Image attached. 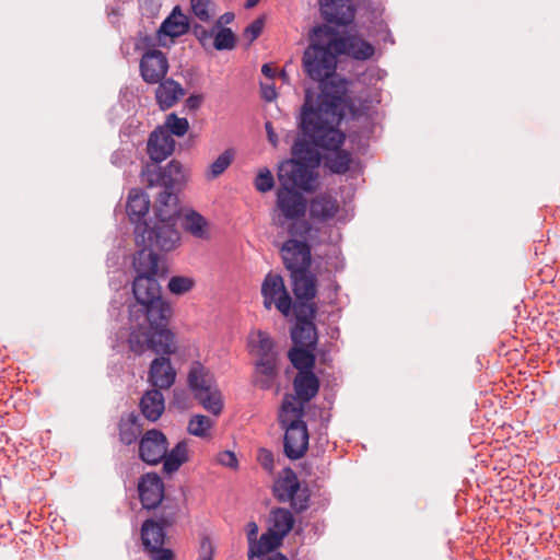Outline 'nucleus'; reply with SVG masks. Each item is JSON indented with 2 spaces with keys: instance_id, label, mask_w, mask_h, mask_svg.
Wrapping results in <instances>:
<instances>
[{
  "instance_id": "9d476101",
  "label": "nucleus",
  "mask_w": 560,
  "mask_h": 560,
  "mask_svg": "<svg viewBox=\"0 0 560 560\" xmlns=\"http://www.w3.org/2000/svg\"><path fill=\"white\" fill-rule=\"evenodd\" d=\"M141 176L150 187L176 188L185 182L183 165L176 160L171 161L165 167L148 164L141 171Z\"/></svg>"
},
{
  "instance_id": "7c9ffc66",
  "label": "nucleus",
  "mask_w": 560,
  "mask_h": 560,
  "mask_svg": "<svg viewBox=\"0 0 560 560\" xmlns=\"http://www.w3.org/2000/svg\"><path fill=\"white\" fill-rule=\"evenodd\" d=\"M119 441L125 445H131L137 442L142 432L140 418L135 412L121 416L119 424Z\"/></svg>"
},
{
  "instance_id": "412c9836",
  "label": "nucleus",
  "mask_w": 560,
  "mask_h": 560,
  "mask_svg": "<svg viewBox=\"0 0 560 560\" xmlns=\"http://www.w3.org/2000/svg\"><path fill=\"white\" fill-rule=\"evenodd\" d=\"M293 388L296 394V398L300 400L296 401V404H301L304 407V404L311 401L318 393V377L313 373V371L298 372L293 381Z\"/></svg>"
},
{
  "instance_id": "393cba45",
  "label": "nucleus",
  "mask_w": 560,
  "mask_h": 560,
  "mask_svg": "<svg viewBox=\"0 0 560 560\" xmlns=\"http://www.w3.org/2000/svg\"><path fill=\"white\" fill-rule=\"evenodd\" d=\"M189 31L188 18L177 5L172 13L162 22L158 33L172 38L185 35Z\"/></svg>"
},
{
  "instance_id": "bf43d9fd",
  "label": "nucleus",
  "mask_w": 560,
  "mask_h": 560,
  "mask_svg": "<svg viewBox=\"0 0 560 560\" xmlns=\"http://www.w3.org/2000/svg\"><path fill=\"white\" fill-rule=\"evenodd\" d=\"M338 290H339V284L336 281H331V283L328 287L329 292L327 295L329 303H332L335 301Z\"/></svg>"
},
{
  "instance_id": "6e6d98bb",
  "label": "nucleus",
  "mask_w": 560,
  "mask_h": 560,
  "mask_svg": "<svg viewBox=\"0 0 560 560\" xmlns=\"http://www.w3.org/2000/svg\"><path fill=\"white\" fill-rule=\"evenodd\" d=\"M203 101V96L201 94H191L186 98L185 105L190 110L198 109Z\"/></svg>"
},
{
  "instance_id": "603ef678",
  "label": "nucleus",
  "mask_w": 560,
  "mask_h": 560,
  "mask_svg": "<svg viewBox=\"0 0 560 560\" xmlns=\"http://www.w3.org/2000/svg\"><path fill=\"white\" fill-rule=\"evenodd\" d=\"M131 158L127 150L118 149L114 151L110 155V163L117 167H122L130 163Z\"/></svg>"
},
{
  "instance_id": "49530a36",
  "label": "nucleus",
  "mask_w": 560,
  "mask_h": 560,
  "mask_svg": "<svg viewBox=\"0 0 560 560\" xmlns=\"http://www.w3.org/2000/svg\"><path fill=\"white\" fill-rule=\"evenodd\" d=\"M264 21L261 19L254 20L243 33V37L247 39L248 44H252L262 32Z\"/></svg>"
},
{
  "instance_id": "a19ab883",
  "label": "nucleus",
  "mask_w": 560,
  "mask_h": 560,
  "mask_svg": "<svg viewBox=\"0 0 560 560\" xmlns=\"http://www.w3.org/2000/svg\"><path fill=\"white\" fill-rule=\"evenodd\" d=\"M212 427V420L203 415L194 416L188 423V432L195 436L203 438Z\"/></svg>"
},
{
  "instance_id": "c85d7f7f",
  "label": "nucleus",
  "mask_w": 560,
  "mask_h": 560,
  "mask_svg": "<svg viewBox=\"0 0 560 560\" xmlns=\"http://www.w3.org/2000/svg\"><path fill=\"white\" fill-rule=\"evenodd\" d=\"M280 363L255 362L253 384L262 390L270 389L279 375Z\"/></svg>"
},
{
  "instance_id": "a878e982",
  "label": "nucleus",
  "mask_w": 560,
  "mask_h": 560,
  "mask_svg": "<svg viewBox=\"0 0 560 560\" xmlns=\"http://www.w3.org/2000/svg\"><path fill=\"white\" fill-rule=\"evenodd\" d=\"M150 198L141 190H131L127 202V214L132 223L137 224L147 222L144 219L149 212Z\"/></svg>"
},
{
  "instance_id": "09e8293b",
  "label": "nucleus",
  "mask_w": 560,
  "mask_h": 560,
  "mask_svg": "<svg viewBox=\"0 0 560 560\" xmlns=\"http://www.w3.org/2000/svg\"><path fill=\"white\" fill-rule=\"evenodd\" d=\"M257 459L261 467L267 471L271 472L275 467L273 454L267 448H260L258 451Z\"/></svg>"
},
{
  "instance_id": "79ce46f5",
  "label": "nucleus",
  "mask_w": 560,
  "mask_h": 560,
  "mask_svg": "<svg viewBox=\"0 0 560 560\" xmlns=\"http://www.w3.org/2000/svg\"><path fill=\"white\" fill-rule=\"evenodd\" d=\"M178 513L179 508L177 504H165L162 506L160 515L154 520L165 528H168L177 522Z\"/></svg>"
},
{
  "instance_id": "f8f14e48",
  "label": "nucleus",
  "mask_w": 560,
  "mask_h": 560,
  "mask_svg": "<svg viewBox=\"0 0 560 560\" xmlns=\"http://www.w3.org/2000/svg\"><path fill=\"white\" fill-rule=\"evenodd\" d=\"M168 450V441L165 434L158 430H148L139 440V458L148 465L160 464Z\"/></svg>"
},
{
  "instance_id": "b1692460",
  "label": "nucleus",
  "mask_w": 560,
  "mask_h": 560,
  "mask_svg": "<svg viewBox=\"0 0 560 560\" xmlns=\"http://www.w3.org/2000/svg\"><path fill=\"white\" fill-rule=\"evenodd\" d=\"M185 232L195 238L207 241L210 238V224L208 220L195 210H187L183 213L180 220Z\"/></svg>"
},
{
  "instance_id": "bb28decb",
  "label": "nucleus",
  "mask_w": 560,
  "mask_h": 560,
  "mask_svg": "<svg viewBox=\"0 0 560 560\" xmlns=\"http://www.w3.org/2000/svg\"><path fill=\"white\" fill-rule=\"evenodd\" d=\"M156 198L155 215L161 221H172L178 213V197L175 188L162 187Z\"/></svg>"
},
{
  "instance_id": "ea45409f",
  "label": "nucleus",
  "mask_w": 560,
  "mask_h": 560,
  "mask_svg": "<svg viewBox=\"0 0 560 560\" xmlns=\"http://www.w3.org/2000/svg\"><path fill=\"white\" fill-rule=\"evenodd\" d=\"M162 128L171 136L183 137L188 131L189 122L186 118H179L176 114L172 113L166 117Z\"/></svg>"
},
{
  "instance_id": "f257e3e1",
  "label": "nucleus",
  "mask_w": 560,
  "mask_h": 560,
  "mask_svg": "<svg viewBox=\"0 0 560 560\" xmlns=\"http://www.w3.org/2000/svg\"><path fill=\"white\" fill-rule=\"evenodd\" d=\"M135 238L142 246L133 257L137 272L132 282L135 303L130 305L131 320L136 327L143 329L156 327L172 313L170 304L163 300L161 285L156 280L159 256L154 249L172 250L179 242V233L171 221L159 220L153 226L147 222L135 226Z\"/></svg>"
},
{
  "instance_id": "864d4df0",
  "label": "nucleus",
  "mask_w": 560,
  "mask_h": 560,
  "mask_svg": "<svg viewBox=\"0 0 560 560\" xmlns=\"http://www.w3.org/2000/svg\"><path fill=\"white\" fill-rule=\"evenodd\" d=\"M218 460L221 465L230 468L237 467V458L235 454L231 451L221 452L218 456Z\"/></svg>"
},
{
  "instance_id": "f704fd0d",
  "label": "nucleus",
  "mask_w": 560,
  "mask_h": 560,
  "mask_svg": "<svg viewBox=\"0 0 560 560\" xmlns=\"http://www.w3.org/2000/svg\"><path fill=\"white\" fill-rule=\"evenodd\" d=\"M299 488L300 482L296 475L292 470H289V474L284 478L279 479L275 483L273 492L280 502H289V499H292Z\"/></svg>"
},
{
  "instance_id": "5701e85b",
  "label": "nucleus",
  "mask_w": 560,
  "mask_h": 560,
  "mask_svg": "<svg viewBox=\"0 0 560 560\" xmlns=\"http://www.w3.org/2000/svg\"><path fill=\"white\" fill-rule=\"evenodd\" d=\"M339 210V203L330 194L323 192L311 200L310 215L317 221L332 219Z\"/></svg>"
},
{
  "instance_id": "37998d69",
  "label": "nucleus",
  "mask_w": 560,
  "mask_h": 560,
  "mask_svg": "<svg viewBox=\"0 0 560 560\" xmlns=\"http://www.w3.org/2000/svg\"><path fill=\"white\" fill-rule=\"evenodd\" d=\"M275 186V179L268 168L261 170L255 178V187L260 192H267Z\"/></svg>"
},
{
  "instance_id": "69168bd1",
  "label": "nucleus",
  "mask_w": 560,
  "mask_h": 560,
  "mask_svg": "<svg viewBox=\"0 0 560 560\" xmlns=\"http://www.w3.org/2000/svg\"><path fill=\"white\" fill-rule=\"evenodd\" d=\"M294 226H295V224H293L292 228L289 230L291 235H295L296 234L295 231H294Z\"/></svg>"
},
{
  "instance_id": "2eb2a0df",
  "label": "nucleus",
  "mask_w": 560,
  "mask_h": 560,
  "mask_svg": "<svg viewBox=\"0 0 560 560\" xmlns=\"http://www.w3.org/2000/svg\"><path fill=\"white\" fill-rule=\"evenodd\" d=\"M281 255L283 264L291 275L299 270L310 269L312 261L311 247L305 241L288 240L282 245Z\"/></svg>"
},
{
  "instance_id": "13d9d810",
  "label": "nucleus",
  "mask_w": 560,
  "mask_h": 560,
  "mask_svg": "<svg viewBox=\"0 0 560 560\" xmlns=\"http://www.w3.org/2000/svg\"><path fill=\"white\" fill-rule=\"evenodd\" d=\"M262 97L268 102L273 101L277 97L275 88L271 85L262 86Z\"/></svg>"
},
{
  "instance_id": "473e14b6",
  "label": "nucleus",
  "mask_w": 560,
  "mask_h": 560,
  "mask_svg": "<svg viewBox=\"0 0 560 560\" xmlns=\"http://www.w3.org/2000/svg\"><path fill=\"white\" fill-rule=\"evenodd\" d=\"M294 518L292 513L287 509H275L270 515L269 529L284 538L292 529Z\"/></svg>"
},
{
  "instance_id": "a18cd8bd",
  "label": "nucleus",
  "mask_w": 560,
  "mask_h": 560,
  "mask_svg": "<svg viewBox=\"0 0 560 560\" xmlns=\"http://www.w3.org/2000/svg\"><path fill=\"white\" fill-rule=\"evenodd\" d=\"M192 13L201 21L208 22L210 20L209 5L210 0H190Z\"/></svg>"
},
{
  "instance_id": "9b49d317",
  "label": "nucleus",
  "mask_w": 560,
  "mask_h": 560,
  "mask_svg": "<svg viewBox=\"0 0 560 560\" xmlns=\"http://www.w3.org/2000/svg\"><path fill=\"white\" fill-rule=\"evenodd\" d=\"M296 324L291 331V338L296 346L312 348L317 341V332L314 318L317 307L300 304L293 310Z\"/></svg>"
},
{
  "instance_id": "e433bc0d",
  "label": "nucleus",
  "mask_w": 560,
  "mask_h": 560,
  "mask_svg": "<svg viewBox=\"0 0 560 560\" xmlns=\"http://www.w3.org/2000/svg\"><path fill=\"white\" fill-rule=\"evenodd\" d=\"M234 160V150L226 149L208 167L206 172L207 179H214L222 175Z\"/></svg>"
},
{
  "instance_id": "f3484780",
  "label": "nucleus",
  "mask_w": 560,
  "mask_h": 560,
  "mask_svg": "<svg viewBox=\"0 0 560 560\" xmlns=\"http://www.w3.org/2000/svg\"><path fill=\"white\" fill-rule=\"evenodd\" d=\"M138 492L143 509L152 510L158 508L164 498L162 478L155 472L144 474L139 479Z\"/></svg>"
},
{
  "instance_id": "58836bf2",
  "label": "nucleus",
  "mask_w": 560,
  "mask_h": 560,
  "mask_svg": "<svg viewBox=\"0 0 560 560\" xmlns=\"http://www.w3.org/2000/svg\"><path fill=\"white\" fill-rule=\"evenodd\" d=\"M195 279L187 276H173L168 280L167 289L175 295H183L195 287Z\"/></svg>"
},
{
  "instance_id": "a211bd4d",
  "label": "nucleus",
  "mask_w": 560,
  "mask_h": 560,
  "mask_svg": "<svg viewBox=\"0 0 560 560\" xmlns=\"http://www.w3.org/2000/svg\"><path fill=\"white\" fill-rule=\"evenodd\" d=\"M323 19L331 24L346 26L354 19V7L350 0H319Z\"/></svg>"
},
{
  "instance_id": "c756f323",
  "label": "nucleus",
  "mask_w": 560,
  "mask_h": 560,
  "mask_svg": "<svg viewBox=\"0 0 560 560\" xmlns=\"http://www.w3.org/2000/svg\"><path fill=\"white\" fill-rule=\"evenodd\" d=\"M282 540L281 535L268 528V530L257 539L254 546L248 548V560H250V557L261 559L271 556V552L282 544Z\"/></svg>"
},
{
  "instance_id": "cd10ccee",
  "label": "nucleus",
  "mask_w": 560,
  "mask_h": 560,
  "mask_svg": "<svg viewBox=\"0 0 560 560\" xmlns=\"http://www.w3.org/2000/svg\"><path fill=\"white\" fill-rule=\"evenodd\" d=\"M164 408V397L160 388L145 392L140 400V409L143 417L152 422L162 416Z\"/></svg>"
},
{
  "instance_id": "39448f33",
  "label": "nucleus",
  "mask_w": 560,
  "mask_h": 560,
  "mask_svg": "<svg viewBox=\"0 0 560 560\" xmlns=\"http://www.w3.org/2000/svg\"><path fill=\"white\" fill-rule=\"evenodd\" d=\"M292 158L279 164V186L306 194L318 187V173L323 156L300 132L291 148Z\"/></svg>"
},
{
  "instance_id": "680f3d73",
  "label": "nucleus",
  "mask_w": 560,
  "mask_h": 560,
  "mask_svg": "<svg viewBox=\"0 0 560 560\" xmlns=\"http://www.w3.org/2000/svg\"><path fill=\"white\" fill-rule=\"evenodd\" d=\"M250 560H289L284 555L280 553V552H276L271 556H267V558H253L250 557Z\"/></svg>"
},
{
  "instance_id": "20e7f679",
  "label": "nucleus",
  "mask_w": 560,
  "mask_h": 560,
  "mask_svg": "<svg viewBox=\"0 0 560 560\" xmlns=\"http://www.w3.org/2000/svg\"><path fill=\"white\" fill-rule=\"evenodd\" d=\"M168 316L163 319L156 327H150V324H144L143 329L138 328L131 320L129 313L130 334L128 338L129 349L136 354H142L145 350L150 349L161 357L155 358L149 370L150 383L160 389H167L176 378V371L173 368L168 355L177 350L175 335L166 328Z\"/></svg>"
},
{
  "instance_id": "0eeeda50",
  "label": "nucleus",
  "mask_w": 560,
  "mask_h": 560,
  "mask_svg": "<svg viewBox=\"0 0 560 560\" xmlns=\"http://www.w3.org/2000/svg\"><path fill=\"white\" fill-rule=\"evenodd\" d=\"M187 384L195 399L213 416L223 409L221 392L211 370L200 361H192L187 373Z\"/></svg>"
},
{
  "instance_id": "ddd939ff",
  "label": "nucleus",
  "mask_w": 560,
  "mask_h": 560,
  "mask_svg": "<svg viewBox=\"0 0 560 560\" xmlns=\"http://www.w3.org/2000/svg\"><path fill=\"white\" fill-rule=\"evenodd\" d=\"M168 68V59L162 50L149 48L142 54L139 70L145 83L158 84L165 78Z\"/></svg>"
},
{
  "instance_id": "4468645a",
  "label": "nucleus",
  "mask_w": 560,
  "mask_h": 560,
  "mask_svg": "<svg viewBox=\"0 0 560 560\" xmlns=\"http://www.w3.org/2000/svg\"><path fill=\"white\" fill-rule=\"evenodd\" d=\"M329 34L332 38V47L338 57L340 55L350 56L357 60H366L374 55V47L369 42L358 36L341 37L339 33L329 26Z\"/></svg>"
},
{
  "instance_id": "c03bdc74",
  "label": "nucleus",
  "mask_w": 560,
  "mask_h": 560,
  "mask_svg": "<svg viewBox=\"0 0 560 560\" xmlns=\"http://www.w3.org/2000/svg\"><path fill=\"white\" fill-rule=\"evenodd\" d=\"M308 501H310V493L308 489L304 488L296 491L292 499H289V502L291 503L292 509L300 513L305 511L308 508Z\"/></svg>"
},
{
  "instance_id": "6e6552de",
  "label": "nucleus",
  "mask_w": 560,
  "mask_h": 560,
  "mask_svg": "<svg viewBox=\"0 0 560 560\" xmlns=\"http://www.w3.org/2000/svg\"><path fill=\"white\" fill-rule=\"evenodd\" d=\"M276 197V208L279 213L273 220L277 226L284 228L289 221L304 217L307 202L303 191L279 186Z\"/></svg>"
},
{
  "instance_id": "4d7b16f0",
  "label": "nucleus",
  "mask_w": 560,
  "mask_h": 560,
  "mask_svg": "<svg viewBox=\"0 0 560 560\" xmlns=\"http://www.w3.org/2000/svg\"><path fill=\"white\" fill-rule=\"evenodd\" d=\"M265 128L267 131L269 142L276 147L278 143V137L272 128V124L270 121H266Z\"/></svg>"
},
{
  "instance_id": "dca6fc26",
  "label": "nucleus",
  "mask_w": 560,
  "mask_h": 560,
  "mask_svg": "<svg viewBox=\"0 0 560 560\" xmlns=\"http://www.w3.org/2000/svg\"><path fill=\"white\" fill-rule=\"evenodd\" d=\"M292 289L295 302L292 310H298L300 304L317 307L314 299L317 294V279L310 269L298 271L291 275Z\"/></svg>"
},
{
  "instance_id": "f03ea898",
  "label": "nucleus",
  "mask_w": 560,
  "mask_h": 560,
  "mask_svg": "<svg viewBox=\"0 0 560 560\" xmlns=\"http://www.w3.org/2000/svg\"><path fill=\"white\" fill-rule=\"evenodd\" d=\"M319 107H313L312 95L306 92L305 102L301 109L299 128L311 145L325 154V167L334 174H345L351 164L350 153L341 150L346 136L339 125L351 107H347L340 96L324 94Z\"/></svg>"
},
{
  "instance_id": "2f4dec72",
  "label": "nucleus",
  "mask_w": 560,
  "mask_h": 560,
  "mask_svg": "<svg viewBox=\"0 0 560 560\" xmlns=\"http://www.w3.org/2000/svg\"><path fill=\"white\" fill-rule=\"evenodd\" d=\"M165 529L154 518L145 520L141 526V539L144 549L163 546Z\"/></svg>"
},
{
  "instance_id": "4be33fe9",
  "label": "nucleus",
  "mask_w": 560,
  "mask_h": 560,
  "mask_svg": "<svg viewBox=\"0 0 560 560\" xmlns=\"http://www.w3.org/2000/svg\"><path fill=\"white\" fill-rule=\"evenodd\" d=\"M184 95L185 90L173 79H163L155 90L156 103L163 110L173 107Z\"/></svg>"
},
{
  "instance_id": "7ed1b4c3",
  "label": "nucleus",
  "mask_w": 560,
  "mask_h": 560,
  "mask_svg": "<svg viewBox=\"0 0 560 560\" xmlns=\"http://www.w3.org/2000/svg\"><path fill=\"white\" fill-rule=\"evenodd\" d=\"M310 42L303 54L302 63L307 77L319 82L320 93L317 95L314 107L320 106L325 93L340 96L347 107H352L348 95L349 82L336 74L338 55L330 43L332 38L329 26L320 25L313 28Z\"/></svg>"
},
{
  "instance_id": "aec40b11",
  "label": "nucleus",
  "mask_w": 560,
  "mask_h": 560,
  "mask_svg": "<svg viewBox=\"0 0 560 560\" xmlns=\"http://www.w3.org/2000/svg\"><path fill=\"white\" fill-rule=\"evenodd\" d=\"M249 343L257 357L256 362L280 363V353L267 332L258 330L250 337Z\"/></svg>"
},
{
  "instance_id": "72a5a7b5",
  "label": "nucleus",
  "mask_w": 560,
  "mask_h": 560,
  "mask_svg": "<svg viewBox=\"0 0 560 560\" xmlns=\"http://www.w3.org/2000/svg\"><path fill=\"white\" fill-rule=\"evenodd\" d=\"M187 443L185 441L178 442L163 458V469L167 474L175 472L188 459Z\"/></svg>"
},
{
  "instance_id": "1a4fd4ad",
  "label": "nucleus",
  "mask_w": 560,
  "mask_h": 560,
  "mask_svg": "<svg viewBox=\"0 0 560 560\" xmlns=\"http://www.w3.org/2000/svg\"><path fill=\"white\" fill-rule=\"evenodd\" d=\"M261 294L264 306L270 310L276 306L277 310L288 316L292 311V299L284 285L283 278L280 275L269 272L261 284Z\"/></svg>"
},
{
  "instance_id": "de8ad7c7",
  "label": "nucleus",
  "mask_w": 560,
  "mask_h": 560,
  "mask_svg": "<svg viewBox=\"0 0 560 560\" xmlns=\"http://www.w3.org/2000/svg\"><path fill=\"white\" fill-rule=\"evenodd\" d=\"M213 552H214V548H213V545H212L210 538L206 535L202 536L200 539V545H199L198 559L199 560H212Z\"/></svg>"
},
{
  "instance_id": "e2e57ef3",
  "label": "nucleus",
  "mask_w": 560,
  "mask_h": 560,
  "mask_svg": "<svg viewBox=\"0 0 560 560\" xmlns=\"http://www.w3.org/2000/svg\"><path fill=\"white\" fill-rule=\"evenodd\" d=\"M261 72L264 75H266L267 78H273L275 77V69L268 65V63H265L262 67H261Z\"/></svg>"
},
{
  "instance_id": "c9c22d12",
  "label": "nucleus",
  "mask_w": 560,
  "mask_h": 560,
  "mask_svg": "<svg viewBox=\"0 0 560 560\" xmlns=\"http://www.w3.org/2000/svg\"><path fill=\"white\" fill-rule=\"evenodd\" d=\"M289 359L292 365L299 371H312L315 365L314 353L306 347H296L289 351Z\"/></svg>"
},
{
  "instance_id": "0e129e2a",
  "label": "nucleus",
  "mask_w": 560,
  "mask_h": 560,
  "mask_svg": "<svg viewBox=\"0 0 560 560\" xmlns=\"http://www.w3.org/2000/svg\"><path fill=\"white\" fill-rule=\"evenodd\" d=\"M259 0H246L245 8L250 9L258 3Z\"/></svg>"
},
{
  "instance_id": "423d86ee",
  "label": "nucleus",
  "mask_w": 560,
  "mask_h": 560,
  "mask_svg": "<svg viewBox=\"0 0 560 560\" xmlns=\"http://www.w3.org/2000/svg\"><path fill=\"white\" fill-rule=\"evenodd\" d=\"M304 407L296 404L294 397L285 396L278 416L280 427L284 430V455L292 460L302 458L308 448V431L303 421Z\"/></svg>"
},
{
  "instance_id": "8fccbe9b",
  "label": "nucleus",
  "mask_w": 560,
  "mask_h": 560,
  "mask_svg": "<svg viewBox=\"0 0 560 560\" xmlns=\"http://www.w3.org/2000/svg\"><path fill=\"white\" fill-rule=\"evenodd\" d=\"M149 552L151 560H173L174 555L171 549L163 548V546L145 549Z\"/></svg>"
},
{
  "instance_id": "3c124183",
  "label": "nucleus",
  "mask_w": 560,
  "mask_h": 560,
  "mask_svg": "<svg viewBox=\"0 0 560 560\" xmlns=\"http://www.w3.org/2000/svg\"><path fill=\"white\" fill-rule=\"evenodd\" d=\"M192 34L196 36V38L202 46H207L209 40L213 37V28L209 31L200 24H195L192 26Z\"/></svg>"
},
{
  "instance_id": "052dcab7",
  "label": "nucleus",
  "mask_w": 560,
  "mask_h": 560,
  "mask_svg": "<svg viewBox=\"0 0 560 560\" xmlns=\"http://www.w3.org/2000/svg\"><path fill=\"white\" fill-rule=\"evenodd\" d=\"M234 20V13L232 12H226L224 13L223 15L220 16V19L218 20L217 24H215V27H222V24L225 23V24H229L231 23L232 21Z\"/></svg>"
},
{
  "instance_id": "6ab92c4d",
  "label": "nucleus",
  "mask_w": 560,
  "mask_h": 560,
  "mask_svg": "<svg viewBox=\"0 0 560 560\" xmlns=\"http://www.w3.org/2000/svg\"><path fill=\"white\" fill-rule=\"evenodd\" d=\"M175 140L162 127L153 130L148 139L147 152L154 163L166 160L174 151Z\"/></svg>"
},
{
  "instance_id": "338daca9",
  "label": "nucleus",
  "mask_w": 560,
  "mask_h": 560,
  "mask_svg": "<svg viewBox=\"0 0 560 560\" xmlns=\"http://www.w3.org/2000/svg\"><path fill=\"white\" fill-rule=\"evenodd\" d=\"M303 226H304V233H306L308 231L307 226L305 223H303Z\"/></svg>"
},
{
  "instance_id": "5fc2aeb1",
  "label": "nucleus",
  "mask_w": 560,
  "mask_h": 560,
  "mask_svg": "<svg viewBox=\"0 0 560 560\" xmlns=\"http://www.w3.org/2000/svg\"><path fill=\"white\" fill-rule=\"evenodd\" d=\"M246 534L248 540V548H250L257 541L258 525L255 522H249L246 526Z\"/></svg>"
},
{
  "instance_id": "4c0bfd02",
  "label": "nucleus",
  "mask_w": 560,
  "mask_h": 560,
  "mask_svg": "<svg viewBox=\"0 0 560 560\" xmlns=\"http://www.w3.org/2000/svg\"><path fill=\"white\" fill-rule=\"evenodd\" d=\"M213 46L217 50H231L235 47L236 37L231 28L213 27Z\"/></svg>"
}]
</instances>
